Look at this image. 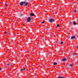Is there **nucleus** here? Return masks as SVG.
<instances>
[{
  "instance_id": "1",
  "label": "nucleus",
  "mask_w": 78,
  "mask_h": 78,
  "mask_svg": "<svg viewBox=\"0 0 78 78\" xmlns=\"http://www.w3.org/2000/svg\"><path fill=\"white\" fill-rule=\"evenodd\" d=\"M26 1H22L21 2H20V5H21V6H22V5H23V6H27V5H28V2H26Z\"/></svg>"
},
{
  "instance_id": "11",
  "label": "nucleus",
  "mask_w": 78,
  "mask_h": 78,
  "mask_svg": "<svg viewBox=\"0 0 78 78\" xmlns=\"http://www.w3.org/2000/svg\"><path fill=\"white\" fill-rule=\"evenodd\" d=\"M11 63H7V66H11Z\"/></svg>"
},
{
  "instance_id": "6",
  "label": "nucleus",
  "mask_w": 78,
  "mask_h": 78,
  "mask_svg": "<svg viewBox=\"0 0 78 78\" xmlns=\"http://www.w3.org/2000/svg\"><path fill=\"white\" fill-rule=\"evenodd\" d=\"M67 59L66 58H64L63 59L61 60L62 61H66V60Z\"/></svg>"
},
{
  "instance_id": "9",
  "label": "nucleus",
  "mask_w": 78,
  "mask_h": 78,
  "mask_svg": "<svg viewBox=\"0 0 78 78\" xmlns=\"http://www.w3.org/2000/svg\"><path fill=\"white\" fill-rule=\"evenodd\" d=\"M56 26L58 28H59L60 27V25L58 24H56Z\"/></svg>"
},
{
  "instance_id": "5",
  "label": "nucleus",
  "mask_w": 78,
  "mask_h": 78,
  "mask_svg": "<svg viewBox=\"0 0 78 78\" xmlns=\"http://www.w3.org/2000/svg\"><path fill=\"white\" fill-rule=\"evenodd\" d=\"M30 16H31L32 17H33V16H35V15L33 13H31L30 14Z\"/></svg>"
},
{
  "instance_id": "3",
  "label": "nucleus",
  "mask_w": 78,
  "mask_h": 78,
  "mask_svg": "<svg viewBox=\"0 0 78 78\" xmlns=\"http://www.w3.org/2000/svg\"><path fill=\"white\" fill-rule=\"evenodd\" d=\"M55 21V20L54 19H50L49 20V22H54Z\"/></svg>"
},
{
  "instance_id": "33",
  "label": "nucleus",
  "mask_w": 78,
  "mask_h": 78,
  "mask_svg": "<svg viewBox=\"0 0 78 78\" xmlns=\"http://www.w3.org/2000/svg\"><path fill=\"white\" fill-rule=\"evenodd\" d=\"M22 78V77H21Z\"/></svg>"
},
{
  "instance_id": "19",
  "label": "nucleus",
  "mask_w": 78,
  "mask_h": 78,
  "mask_svg": "<svg viewBox=\"0 0 78 78\" xmlns=\"http://www.w3.org/2000/svg\"><path fill=\"white\" fill-rule=\"evenodd\" d=\"M74 12H76V9H75L74 11Z\"/></svg>"
},
{
  "instance_id": "28",
  "label": "nucleus",
  "mask_w": 78,
  "mask_h": 78,
  "mask_svg": "<svg viewBox=\"0 0 78 78\" xmlns=\"http://www.w3.org/2000/svg\"><path fill=\"white\" fill-rule=\"evenodd\" d=\"M50 28L51 29V28H52L51 27H50Z\"/></svg>"
},
{
  "instance_id": "18",
  "label": "nucleus",
  "mask_w": 78,
  "mask_h": 78,
  "mask_svg": "<svg viewBox=\"0 0 78 78\" xmlns=\"http://www.w3.org/2000/svg\"><path fill=\"white\" fill-rule=\"evenodd\" d=\"M20 68L19 69H18V71H19V72H20V71H21V70H20Z\"/></svg>"
},
{
  "instance_id": "4",
  "label": "nucleus",
  "mask_w": 78,
  "mask_h": 78,
  "mask_svg": "<svg viewBox=\"0 0 78 78\" xmlns=\"http://www.w3.org/2000/svg\"><path fill=\"white\" fill-rule=\"evenodd\" d=\"M31 19L30 18V17H29L27 19V22H30V21H31Z\"/></svg>"
},
{
  "instance_id": "30",
  "label": "nucleus",
  "mask_w": 78,
  "mask_h": 78,
  "mask_svg": "<svg viewBox=\"0 0 78 78\" xmlns=\"http://www.w3.org/2000/svg\"><path fill=\"white\" fill-rule=\"evenodd\" d=\"M41 50H42V48H41Z\"/></svg>"
},
{
  "instance_id": "14",
  "label": "nucleus",
  "mask_w": 78,
  "mask_h": 78,
  "mask_svg": "<svg viewBox=\"0 0 78 78\" xmlns=\"http://www.w3.org/2000/svg\"><path fill=\"white\" fill-rule=\"evenodd\" d=\"M73 56H76V53H74V54H73Z\"/></svg>"
},
{
  "instance_id": "29",
  "label": "nucleus",
  "mask_w": 78,
  "mask_h": 78,
  "mask_svg": "<svg viewBox=\"0 0 78 78\" xmlns=\"http://www.w3.org/2000/svg\"><path fill=\"white\" fill-rule=\"evenodd\" d=\"M60 68L61 69V68H62V67H60Z\"/></svg>"
},
{
  "instance_id": "27",
  "label": "nucleus",
  "mask_w": 78,
  "mask_h": 78,
  "mask_svg": "<svg viewBox=\"0 0 78 78\" xmlns=\"http://www.w3.org/2000/svg\"><path fill=\"white\" fill-rule=\"evenodd\" d=\"M1 42L0 41V45H2L1 44Z\"/></svg>"
},
{
  "instance_id": "24",
  "label": "nucleus",
  "mask_w": 78,
  "mask_h": 78,
  "mask_svg": "<svg viewBox=\"0 0 78 78\" xmlns=\"http://www.w3.org/2000/svg\"><path fill=\"white\" fill-rule=\"evenodd\" d=\"M20 15H21V16H23V14H20Z\"/></svg>"
},
{
  "instance_id": "7",
  "label": "nucleus",
  "mask_w": 78,
  "mask_h": 78,
  "mask_svg": "<svg viewBox=\"0 0 78 78\" xmlns=\"http://www.w3.org/2000/svg\"><path fill=\"white\" fill-rule=\"evenodd\" d=\"M69 66H70V68H71V66H73V65H72V64L69 63V65H68Z\"/></svg>"
},
{
  "instance_id": "20",
  "label": "nucleus",
  "mask_w": 78,
  "mask_h": 78,
  "mask_svg": "<svg viewBox=\"0 0 78 78\" xmlns=\"http://www.w3.org/2000/svg\"><path fill=\"white\" fill-rule=\"evenodd\" d=\"M4 34H7L8 33L7 32H4Z\"/></svg>"
},
{
  "instance_id": "31",
  "label": "nucleus",
  "mask_w": 78,
  "mask_h": 78,
  "mask_svg": "<svg viewBox=\"0 0 78 78\" xmlns=\"http://www.w3.org/2000/svg\"><path fill=\"white\" fill-rule=\"evenodd\" d=\"M66 14H67V15H68V14L67 13H66Z\"/></svg>"
},
{
  "instance_id": "15",
  "label": "nucleus",
  "mask_w": 78,
  "mask_h": 78,
  "mask_svg": "<svg viewBox=\"0 0 78 78\" xmlns=\"http://www.w3.org/2000/svg\"><path fill=\"white\" fill-rule=\"evenodd\" d=\"M45 44H44V45H43V46H42V47L43 48H45Z\"/></svg>"
},
{
  "instance_id": "17",
  "label": "nucleus",
  "mask_w": 78,
  "mask_h": 78,
  "mask_svg": "<svg viewBox=\"0 0 78 78\" xmlns=\"http://www.w3.org/2000/svg\"><path fill=\"white\" fill-rule=\"evenodd\" d=\"M44 22H45V21H44L43 22H41V23H44Z\"/></svg>"
},
{
  "instance_id": "2",
  "label": "nucleus",
  "mask_w": 78,
  "mask_h": 78,
  "mask_svg": "<svg viewBox=\"0 0 78 78\" xmlns=\"http://www.w3.org/2000/svg\"><path fill=\"white\" fill-rule=\"evenodd\" d=\"M77 37V36H76V35H73L71 37V39H75V37Z\"/></svg>"
},
{
  "instance_id": "12",
  "label": "nucleus",
  "mask_w": 78,
  "mask_h": 78,
  "mask_svg": "<svg viewBox=\"0 0 78 78\" xmlns=\"http://www.w3.org/2000/svg\"><path fill=\"white\" fill-rule=\"evenodd\" d=\"M58 78H65V77L63 76H59L58 77Z\"/></svg>"
},
{
  "instance_id": "26",
  "label": "nucleus",
  "mask_w": 78,
  "mask_h": 78,
  "mask_svg": "<svg viewBox=\"0 0 78 78\" xmlns=\"http://www.w3.org/2000/svg\"><path fill=\"white\" fill-rule=\"evenodd\" d=\"M76 48H78V46H76Z\"/></svg>"
},
{
  "instance_id": "23",
  "label": "nucleus",
  "mask_w": 78,
  "mask_h": 78,
  "mask_svg": "<svg viewBox=\"0 0 78 78\" xmlns=\"http://www.w3.org/2000/svg\"><path fill=\"white\" fill-rule=\"evenodd\" d=\"M44 30H47V29H46V28H44Z\"/></svg>"
},
{
  "instance_id": "25",
  "label": "nucleus",
  "mask_w": 78,
  "mask_h": 78,
  "mask_svg": "<svg viewBox=\"0 0 78 78\" xmlns=\"http://www.w3.org/2000/svg\"><path fill=\"white\" fill-rule=\"evenodd\" d=\"M2 70V68H0V70Z\"/></svg>"
},
{
  "instance_id": "32",
  "label": "nucleus",
  "mask_w": 78,
  "mask_h": 78,
  "mask_svg": "<svg viewBox=\"0 0 78 78\" xmlns=\"http://www.w3.org/2000/svg\"><path fill=\"white\" fill-rule=\"evenodd\" d=\"M47 26H48V25H47Z\"/></svg>"
},
{
  "instance_id": "16",
  "label": "nucleus",
  "mask_w": 78,
  "mask_h": 78,
  "mask_svg": "<svg viewBox=\"0 0 78 78\" xmlns=\"http://www.w3.org/2000/svg\"><path fill=\"white\" fill-rule=\"evenodd\" d=\"M60 44H64V42H63L62 41L61 42Z\"/></svg>"
},
{
  "instance_id": "21",
  "label": "nucleus",
  "mask_w": 78,
  "mask_h": 78,
  "mask_svg": "<svg viewBox=\"0 0 78 78\" xmlns=\"http://www.w3.org/2000/svg\"><path fill=\"white\" fill-rule=\"evenodd\" d=\"M44 56H46V53H44Z\"/></svg>"
},
{
  "instance_id": "22",
  "label": "nucleus",
  "mask_w": 78,
  "mask_h": 78,
  "mask_svg": "<svg viewBox=\"0 0 78 78\" xmlns=\"http://www.w3.org/2000/svg\"><path fill=\"white\" fill-rule=\"evenodd\" d=\"M5 6H8V5H7V4H5Z\"/></svg>"
},
{
  "instance_id": "10",
  "label": "nucleus",
  "mask_w": 78,
  "mask_h": 78,
  "mask_svg": "<svg viewBox=\"0 0 78 78\" xmlns=\"http://www.w3.org/2000/svg\"><path fill=\"white\" fill-rule=\"evenodd\" d=\"M25 68H23L21 70V72H23V71H25Z\"/></svg>"
},
{
  "instance_id": "13",
  "label": "nucleus",
  "mask_w": 78,
  "mask_h": 78,
  "mask_svg": "<svg viewBox=\"0 0 78 78\" xmlns=\"http://www.w3.org/2000/svg\"><path fill=\"white\" fill-rule=\"evenodd\" d=\"M53 64H54V65H57V62H54Z\"/></svg>"
},
{
  "instance_id": "8",
  "label": "nucleus",
  "mask_w": 78,
  "mask_h": 78,
  "mask_svg": "<svg viewBox=\"0 0 78 78\" xmlns=\"http://www.w3.org/2000/svg\"><path fill=\"white\" fill-rule=\"evenodd\" d=\"M73 23L74 25H76V22H75V21H73Z\"/></svg>"
}]
</instances>
